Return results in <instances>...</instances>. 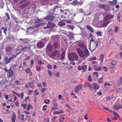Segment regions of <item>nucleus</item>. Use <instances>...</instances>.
Masks as SVG:
<instances>
[{"label": "nucleus", "instance_id": "8fccbe9b", "mask_svg": "<svg viewBox=\"0 0 122 122\" xmlns=\"http://www.w3.org/2000/svg\"><path fill=\"white\" fill-rule=\"evenodd\" d=\"M63 20L65 21L67 24H71V21L69 20H65V19H64Z\"/></svg>", "mask_w": 122, "mask_h": 122}, {"label": "nucleus", "instance_id": "cd10ccee", "mask_svg": "<svg viewBox=\"0 0 122 122\" xmlns=\"http://www.w3.org/2000/svg\"><path fill=\"white\" fill-rule=\"evenodd\" d=\"M4 60L5 62V64H7L8 63H10L9 62V58L7 56H6L5 58H4Z\"/></svg>", "mask_w": 122, "mask_h": 122}, {"label": "nucleus", "instance_id": "ea45409f", "mask_svg": "<svg viewBox=\"0 0 122 122\" xmlns=\"http://www.w3.org/2000/svg\"><path fill=\"white\" fill-rule=\"evenodd\" d=\"M105 5V4H99L98 6L99 8L103 9Z\"/></svg>", "mask_w": 122, "mask_h": 122}, {"label": "nucleus", "instance_id": "7c9ffc66", "mask_svg": "<svg viewBox=\"0 0 122 122\" xmlns=\"http://www.w3.org/2000/svg\"><path fill=\"white\" fill-rule=\"evenodd\" d=\"M15 82L16 83L15 84L17 85H21L22 84L20 82V81L18 80H15Z\"/></svg>", "mask_w": 122, "mask_h": 122}, {"label": "nucleus", "instance_id": "69168bd1", "mask_svg": "<svg viewBox=\"0 0 122 122\" xmlns=\"http://www.w3.org/2000/svg\"><path fill=\"white\" fill-rule=\"evenodd\" d=\"M118 30V28L117 26H116L115 27L114 29V31L115 32H117Z\"/></svg>", "mask_w": 122, "mask_h": 122}, {"label": "nucleus", "instance_id": "20e7f679", "mask_svg": "<svg viewBox=\"0 0 122 122\" xmlns=\"http://www.w3.org/2000/svg\"><path fill=\"white\" fill-rule=\"evenodd\" d=\"M57 37V41H56L55 42L54 44H53L54 48L55 49H56L57 48H60V41H59V38L58 36H56L55 38V39L56 38V37Z\"/></svg>", "mask_w": 122, "mask_h": 122}, {"label": "nucleus", "instance_id": "5fc2aeb1", "mask_svg": "<svg viewBox=\"0 0 122 122\" xmlns=\"http://www.w3.org/2000/svg\"><path fill=\"white\" fill-rule=\"evenodd\" d=\"M106 85H108L109 86H110V84L109 83H106L104 84V86H105V87L106 88H108L109 87H107L106 86Z\"/></svg>", "mask_w": 122, "mask_h": 122}, {"label": "nucleus", "instance_id": "72a5a7b5", "mask_svg": "<svg viewBox=\"0 0 122 122\" xmlns=\"http://www.w3.org/2000/svg\"><path fill=\"white\" fill-rule=\"evenodd\" d=\"M33 82H28L27 84L25 86V87L26 88L30 86L33 83Z\"/></svg>", "mask_w": 122, "mask_h": 122}, {"label": "nucleus", "instance_id": "4c0bfd02", "mask_svg": "<svg viewBox=\"0 0 122 122\" xmlns=\"http://www.w3.org/2000/svg\"><path fill=\"white\" fill-rule=\"evenodd\" d=\"M27 105V103L25 102L24 103V102H22V103L21 104V106L23 107L24 109L26 107Z\"/></svg>", "mask_w": 122, "mask_h": 122}, {"label": "nucleus", "instance_id": "aec40b11", "mask_svg": "<svg viewBox=\"0 0 122 122\" xmlns=\"http://www.w3.org/2000/svg\"><path fill=\"white\" fill-rule=\"evenodd\" d=\"M81 35L83 38L87 37L88 36V34L85 31H82L81 33Z\"/></svg>", "mask_w": 122, "mask_h": 122}, {"label": "nucleus", "instance_id": "c9c22d12", "mask_svg": "<svg viewBox=\"0 0 122 122\" xmlns=\"http://www.w3.org/2000/svg\"><path fill=\"white\" fill-rule=\"evenodd\" d=\"M104 109L105 110L107 111H108L110 113H112V110H110L109 108L107 107H104Z\"/></svg>", "mask_w": 122, "mask_h": 122}, {"label": "nucleus", "instance_id": "13d9d810", "mask_svg": "<svg viewBox=\"0 0 122 122\" xmlns=\"http://www.w3.org/2000/svg\"><path fill=\"white\" fill-rule=\"evenodd\" d=\"M48 72L49 73V76H52V73L51 71L50 70H48Z\"/></svg>", "mask_w": 122, "mask_h": 122}, {"label": "nucleus", "instance_id": "09e8293b", "mask_svg": "<svg viewBox=\"0 0 122 122\" xmlns=\"http://www.w3.org/2000/svg\"><path fill=\"white\" fill-rule=\"evenodd\" d=\"M121 15L119 14H118L117 15V19L118 21H120V18L121 17Z\"/></svg>", "mask_w": 122, "mask_h": 122}, {"label": "nucleus", "instance_id": "c85d7f7f", "mask_svg": "<svg viewBox=\"0 0 122 122\" xmlns=\"http://www.w3.org/2000/svg\"><path fill=\"white\" fill-rule=\"evenodd\" d=\"M16 119V115L14 114H13L12 117V122H15V120Z\"/></svg>", "mask_w": 122, "mask_h": 122}, {"label": "nucleus", "instance_id": "052dcab7", "mask_svg": "<svg viewBox=\"0 0 122 122\" xmlns=\"http://www.w3.org/2000/svg\"><path fill=\"white\" fill-rule=\"evenodd\" d=\"M88 81H92V77H91V76L90 75L88 76Z\"/></svg>", "mask_w": 122, "mask_h": 122}, {"label": "nucleus", "instance_id": "864d4df0", "mask_svg": "<svg viewBox=\"0 0 122 122\" xmlns=\"http://www.w3.org/2000/svg\"><path fill=\"white\" fill-rule=\"evenodd\" d=\"M68 25L69 27V28L71 30H73L74 28V27L71 25Z\"/></svg>", "mask_w": 122, "mask_h": 122}, {"label": "nucleus", "instance_id": "a878e982", "mask_svg": "<svg viewBox=\"0 0 122 122\" xmlns=\"http://www.w3.org/2000/svg\"><path fill=\"white\" fill-rule=\"evenodd\" d=\"M103 9L105 11H108L110 10V7L109 6L105 4Z\"/></svg>", "mask_w": 122, "mask_h": 122}, {"label": "nucleus", "instance_id": "dca6fc26", "mask_svg": "<svg viewBox=\"0 0 122 122\" xmlns=\"http://www.w3.org/2000/svg\"><path fill=\"white\" fill-rule=\"evenodd\" d=\"M78 1L77 0H74L73 2H71L70 4L75 6L78 4Z\"/></svg>", "mask_w": 122, "mask_h": 122}, {"label": "nucleus", "instance_id": "6e6d98bb", "mask_svg": "<svg viewBox=\"0 0 122 122\" xmlns=\"http://www.w3.org/2000/svg\"><path fill=\"white\" fill-rule=\"evenodd\" d=\"M93 74L94 75L93 76L96 77L97 78L98 77V73L97 72H94L93 73Z\"/></svg>", "mask_w": 122, "mask_h": 122}, {"label": "nucleus", "instance_id": "3c124183", "mask_svg": "<svg viewBox=\"0 0 122 122\" xmlns=\"http://www.w3.org/2000/svg\"><path fill=\"white\" fill-rule=\"evenodd\" d=\"M47 67L48 69H49V70L51 69L52 68V67L49 64H48L47 65Z\"/></svg>", "mask_w": 122, "mask_h": 122}, {"label": "nucleus", "instance_id": "b1692460", "mask_svg": "<svg viewBox=\"0 0 122 122\" xmlns=\"http://www.w3.org/2000/svg\"><path fill=\"white\" fill-rule=\"evenodd\" d=\"M117 0H113L112 1H110V4L112 5H116L117 4Z\"/></svg>", "mask_w": 122, "mask_h": 122}, {"label": "nucleus", "instance_id": "774afa93", "mask_svg": "<svg viewBox=\"0 0 122 122\" xmlns=\"http://www.w3.org/2000/svg\"><path fill=\"white\" fill-rule=\"evenodd\" d=\"M41 93H44L46 90V88H42L41 89Z\"/></svg>", "mask_w": 122, "mask_h": 122}, {"label": "nucleus", "instance_id": "412c9836", "mask_svg": "<svg viewBox=\"0 0 122 122\" xmlns=\"http://www.w3.org/2000/svg\"><path fill=\"white\" fill-rule=\"evenodd\" d=\"M94 69L96 71H99L101 70L102 67H97L96 66H93Z\"/></svg>", "mask_w": 122, "mask_h": 122}, {"label": "nucleus", "instance_id": "5701e85b", "mask_svg": "<svg viewBox=\"0 0 122 122\" xmlns=\"http://www.w3.org/2000/svg\"><path fill=\"white\" fill-rule=\"evenodd\" d=\"M86 27L92 33L94 32L93 29L90 26L87 25L86 26Z\"/></svg>", "mask_w": 122, "mask_h": 122}, {"label": "nucleus", "instance_id": "e2e57ef3", "mask_svg": "<svg viewBox=\"0 0 122 122\" xmlns=\"http://www.w3.org/2000/svg\"><path fill=\"white\" fill-rule=\"evenodd\" d=\"M88 86L91 90H93V87L91 84H89Z\"/></svg>", "mask_w": 122, "mask_h": 122}, {"label": "nucleus", "instance_id": "37998d69", "mask_svg": "<svg viewBox=\"0 0 122 122\" xmlns=\"http://www.w3.org/2000/svg\"><path fill=\"white\" fill-rule=\"evenodd\" d=\"M37 85L38 86V87L42 88V84L40 82H38L37 83Z\"/></svg>", "mask_w": 122, "mask_h": 122}, {"label": "nucleus", "instance_id": "79ce46f5", "mask_svg": "<svg viewBox=\"0 0 122 122\" xmlns=\"http://www.w3.org/2000/svg\"><path fill=\"white\" fill-rule=\"evenodd\" d=\"M20 53L21 52H20L17 54L16 55H13L11 57L13 59L15 58H16L17 55L20 54Z\"/></svg>", "mask_w": 122, "mask_h": 122}, {"label": "nucleus", "instance_id": "423d86ee", "mask_svg": "<svg viewBox=\"0 0 122 122\" xmlns=\"http://www.w3.org/2000/svg\"><path fill=\"white\" fill-rule=\"evenodd\" d=\"M60 56V53L58 51L55 50L52 52L50 55V57L52 58H54L55 56L58 57Z\"/></svg>", "mask_w": 122, "mask_h": 122}, {"label": "nucleus", "instance_id": "680f3d73", "mask_svg": "<svg viewBox=\"0 0 122 122\" xmlns=\"http://www.w3.org/2000/svg\"><path fill=\"white\" fill-rule=\"evenodd\" d=\"M96 60V58L95 57H92L90 58L89 59L90 61H91L92 60Z\"/></svg>", "mask_w": 122, "mask_h": 122}, {"label": "nucleus", "instance_id": "393cba45", "mask_svg": "<svg viewBox=\"0 0 122 122\" xmlns=\"http://www.w3.org/2000/svg\"><path fill=\"white\" fill-rule=\"evenodd\" d=\"M58 25L59 26H63L66 25V23L63 21H60L58 22Z\"/></svg>", "mask_w": 122, "mask_h": 122}, {"label": "nucleus", "instance_id": "e433bc0d", "mask_svg": "<svg viewBox=\"0 0 122 122\" xmlns=\"http://www.w3.org/2000/svg\"><path fill=\"white\" fill-rule=\"evenodd\" d=\"M55 100L53 99L52 100V102H53V105L54 107H56L57 106V103L55 102Z\"/></svg>", "mask_w": 122, "mask_h": 122}, {"label": "nucleus", "instance_id": "338daca9", "mask_svg": "<svg viewBox=\"0 0 122 122\" xmlns=\"http://www.w3.org/2000/svg\"><path fill=\"white\" fill-rule=\"evenodd\" d=\"M47 107V106L46 105H45L44 106H43V110L44 111L46 110Z\"/></svg>", "mask_w": 122, "mask_h": 122}, {"label": "nucleus", "instance_id": "bb28decb", "mask_svg": "<svg viewBox=\"0 0 122 122\" xmlns=\"http://www.w3.org/2000/svg\"><path fill=\"white\" fill-rule=\"evenodd\" d=\"M46 24V23H40L39 24H38L36 25L35 26V27H36L38 28L40 26L42 25H43V26H45Z\"/></svg>", "mask_w": 122, "mask_h": 122}, {"label": "nucleus", "instance_id": "f3484780", "mask_svg": "<svg viewBox=\"0 0 122 122\" xmlns=\"http://www.w3.org/2000/svg\"><path fill=\"white\" fill-rule=\"evenodd\" d=\"M33 108L32 105L29 103L28 104L26 108V109L27 111H29L30 109H32Z\"/></svg>", "mask_w": 122, "mask_h": 122}, {"label": "nucleus", "instance_id": "1a4fd4ad", "mask_svg": "<svg viewBox=\"0 0 122 122\" xmlns=\"http://www.w3.org/2000/svg\"><path fill=\"white\" fill-rule=\"evenodd\" d=\"M53 50L52 45L50 44H48L47 45L46 50V52L47 54L49 52H51Z\"/></svg>", "mask_w": 122, "mask_h": 122}, {"label": "nucleus", "instance_id": "7ed1b4c3", "mask_svg": "<svg viewBox=\"0 0 122 122\" xmlns=\"http://www.w3.org/2000/svg\"><path fill=\"white\" fill-rule=\"evenodd\" d=\"M113 17L112 15L109 14H107L106 15L104 19L103 23L102 25L103 27H106L107 25L109 23V21L108 20L112 18Z\"/></svg>", "mask_w": 122, "mask_h": 122}, {"label": "nucleus", "instance_id": "49530a36", "mask_svg": "<svg viewBox=\"0 0 122 122\" xmlns=\"http://www.w3.org/2000/svg\"><path fill=\"white\" fill-rule=\"evenodd\" d=\"M8 39L10 40H14V38L12 36H10L8 37Z\"/></svg>", "mask_w": 122, "mask_h": 122}, {"label": "nucleus", "instance_id": "a19ab883", "mask_svg": "<svg viewBox=\"0 0 122 122\" xmlns=\"http://www.w3.org/2000/svg\"><path fill=\"white\" fill-rule=\"evenodd\" d=\"M41 19H36L35 20V23H38L42 22Z\"/></svg>", "mask_w": 122, "mask_h": 122}, {"label": "nucleus", "instance_id": "58836bf2", "mask_svg": "<svg viewBox=\"0 0 122 122\" xmlns=\"http://www.w3.org/2000/svg\"><path fill=\"white\" fill-rule=\"evenodd\" d=\"M30 97H29L28 96L25 98V102L27 103L28 102H30Z\"/></svg>", "mask_w": 122, "mask_h": 122}, {"label": "nucleus", "instance_id": "f03ea898", "mask_svg": "<svg viewBox=\"0 0 122 122\" xmlns=\"http://www.w3.org/2000/svg\"><path fill=\"white\" fill-rule=\"evenodd\" d=\"M98 43L95 41L93 39L90 41V47L89 49L92 52L97 47Z\"/></svg>", "mask_w": 122, "mask_h": 122}, {"label": "nucleus", "instance_id": "de8ad7c7", "mask_svg": "<svg viewBox=\"0 0 122 122\" xmlns=\"http://www.w3.org/2000/svg\"><path fill=\"white\" fill-rule=\"evenodd\" d=\"M25 116V115L24 114H22L21 116V119L22 121H24L25 120V119L24 118V117Z\"/></svg>", "mask_w": 122, "mask_h": 122}, {"label": "nucleus", "instance_id": "c756f323", "mask_svg": "<svg viewBox=\"0 0 122 122\" xmlns=\"http://www.w3.org/2000/svg\"><path fill=\"white\" fill-rule=\"evenodd\" d=\"M20 40H21L25 44L28 42V41L27 39H22L20 38Z\"/></svg>", "mask_w": 122, "mask_h": 122}, {"label": "nucleus", "instance_id": "6ab92c4d", "mask_svg": "<svg viewBox=\"0 0 122 122\" xmlns=\"http://www.w3.org/2000/svg\"><path fill=\"white\" fill-rule=\"evenodd\" d=\"M8 75L9 78L12 76L13 75V72L11 69V68L8 71Z\"/></svg>", "mask_w": 122, "mask_h": 122}, {"label": "nucleus", "instance_id": "39448f33", "mask_svg": "<svg viewBox=\"0 0 122 122\" xmlns=\"http://www.w3.org/2000/svg\"><path fill=\"white\" fill-rule=\"evenodd\" d=\"M112 107L113 109L114 110L118 111L119 109L122 108V105L120 103L118 102H116L112 106Z\"/></svg>", "mask_w": 122, "mask_h": 122}, {"label": "nucleus", "instance_id": "f704fd0d", "mask_svg": "<svg viewBox=\"0 0 122 122\" xmlns=\"http://www.w3.org/2000/svg\"><path fill=\"white\" fill-rule=\"evenodd\" d=\"M81 69L83 70V72H84L87 68V67L86 65L84 66H81Z\"/></svg>", "mask_w": 122, "mask_h": 122}, {"label": "nucleus", "instance_id": "6e6552de", "mask_svg": "<svg viewBox=\"0 0 122 122\" xmlns=\"http://www.w3.org/2000/svg\"><path fill=\"white\" fill-rule=\"evenodd\" d=\"M55 26V24L52 22H49L46 26H44L43 28L44 29L47 28H52L54 27Z\"/></svg>", "mask_w": 122, "mask_h": 122}, {"label": "nucleus", "instance_id": "ddd939ff", "mask_svg": "<svg viewBox=\"0 0 122 122\" xmlns=\"http://www.w3.org/2000/svg\"><path fill=\"white\" fill-rule=\"evenodd\" d=\"M50 0H40V3L42 5H47L48 4Z\"/></svg>", "mask_w": 122, "mask_h": 122}, {"label": "nucleus", "instance_id": "4be33fe9", "mask_svg": "<svg viewBox=\"0 0 122 122\" xmlns=\"http://www.w3.org/2000/svg\"><path fill=\"white\" fill-rule=\"evenodd\" d=\"M69 33V36L68 37L69 38L71 39V38L73 39L74 38V34L72 32H68Z\"/></svg>", "mask_w": 122, "mask_h": 122}, {"label": "nucleus", "instance_id": "0eeeda50", "mask_svg": "<svg viewBox=\"0 0 122 122\" xmlns=\"http://www.w3.org/2000/svg\"><path fill=\"white\" fill-rule=\"evenodd\" d=\"M69 60L71 61H74L77 60L78 59V56L77 55L74 53H72L70 56H69Z\"/></svg>", "mask_w": 122, "mask_h": 122}, {"label": "nucleus", "instance_id": "a211bd4d", "mask_svg": "<svg viewBox=\"0 0 122 122\" xmlns=\"http://www.w3.org/2000/svg\"><path fill=\"white\" fill-rule=\"evenodd\" d=\"M93 85L94 89L95 90L98 89L99 88V86L98 84L96 83H93Z\"/></svg>", "mask_w": 122, "mask_h": 122}, {"label": "nucleus", "instance_id": "a18cd8bd", "mask_svg": "<svg viewBox=\"0 0 122 122\" xmlns=\"http://www.w3.org/2000/svg\"><path fill=\"white\" fill-rule=\"evenodd\" d=\"M44 102L46 104H48L50 102V101L48 99H45L44 100Z\"/></svg>", "mask_w": 122, "mask_h": 122}, {"label": "nucleus", "instance_id": "0e129e2a", "mask_svg": "<svg viewBox=\"0 0 122 122\" xmlns=\"http://www.w3.org/2000/svg\"><path fill=\"white\" fill-rule=\"evenodd\" d=\"M102 77L99 78L98 81V83H100L102 82Z\"/></svg>", "mask_w": 122, "mask_h": 122}, {"label": "nucleus", "instance_id": "2eb2a0df", "mask_svg": "<svg viewBox=\"0 0 122 122\" xmlns=\"http://www.w3.org/2000/svg\"><path fill=\"white\" fill-rule=\"evenodd\" d=\"M44 46V44H43L42 42H38L37 45V47L39 48H42Z\"/></svg>", "mask_w": 122, "mask_h": 122}, {"label": "nucleus", "instance_id": "4d7b16f0", "mask_svg": "<svg viewBox=\"0 0 122 122\" xmlns=\"http://www.w3.org/2000/svg\"><path fill=\"white\" fill-rule=\"evenodd\" d=\"M60 75L59 73V72H57L55 75L54 76H55L58 77H59Z\"/></svg>", "mask_w": 122, "mask_h": 122}, {"label": "nucleus", "instance_id": "f8f14e48", "mask_svg": "<svg viewBox=\"0 0 122 122\" xmlns=\"http://www.w3.org/2000/svg\"><path fill=\"white\" fill-rule=\"evenodd\" d=\"M82 89V85H80L75 86L74 88V90L76 91V92L77 93H78L79 91L81 90Z\"/></svg>", "mask_w": 122, "mask_h": 122}, {"label": "nucleus", "instance_id": "9d476101", "mask_svg": "<svg viewBox=\"0 0 122 122\" xmlns=\"http://www.w3.org/2000/svg\"><path fill=\"white\" fill-rule=\"evenodd\" d=\"M55 17L54 16L52 15H49L45 18L44 19L49 21V22H51V21H53Z\"/></svg>", "mask_w": 122, "mask_h": 122}, {"label": "nucleus", "instance_id": "c03bdc74", "mask_svg": "<svg viewBox=\"0 0 122 122\" xmlns=\"http://www.w3.org/2000/svg\"><path fill=\"white\" fill-rule=\"evenodd\" d=\"M36 47L34 45H31L30 46H29V49L30 50H32L33 49L35 48V47Z\"/></svg>", "mask_w": 122, "mask_h": 122}, {"label": "nucleus", "instance_id": "bf43d9fd", "mask_svg": "<svg viewBox=\"0 0 122 122\" xmlns=\"http://www.w3.org/2000/svg\"><path fill=\"white\" fill-rule=\"evenodd\" d=\"M71 96L73 98H76L77 97L76 96H75L74 94L73 93H72L71 94Z\"/></svg>", "mask_w": 122, "mask_h": 122}, {"label": "nucleus", "instance_id": "f257e3e1", "mask_svg": "<svg viewBox=\"0 0 122 122\" xmlns=\"http://www.w3.org/2000/svg\"><path fill=\"white\" fill-rule=\"evenodd\" d=\"M78 46L80 48L83 49V51L79 48H77L76 49L80 57L86 58L89 56L90 54L89 51L84 43H80Z\"/></svg>", "mask_w": 122, "mask_h": 122}, {"label": "nucleus", "instance_id": "603ef678", "mask_svg": "<svg viewBox=\"0 0 122 122\" xmlns=\"http://www.w3.org/2000/svg\"><path fill=\"white\" fill-rule=\"evenodd\" d=\"M3 30V32L5 33V34H6V30H7L6 29V28L5 27V28H4V27H3L1 29V30Z\"/></svg>", "mask_w": 122, "mask_h": 122}, {"label": "nucleus", "instance_id": "4468645a", "mask_svg": "<svg viewBox=\"0 0 122 122\" xmlns=\"http://www.w3.org/2000/svg\"><path fill=\"white\" fill-rule=\"evenodd\" d=\"M5 50L6 53L9 54V53H12L13 50L12 48L10 46L7 47L5 49Z\"/></svg>", "mask_w": 122, "mask_h": 122}, {"label": "nucleus", "instance_id": "9b49d317", "mask_svg": "<svg viewBox=\"0 0 122 122\" xmlns=\"http://www.w3.org/2000/svg\"><path fill=\"white\" fill-rule=\"evenodd\" d=\"M30 4L29 1H27L21 5H20L19 6L20 8L23 9L29 5Z\"/></svg>", "mask_w": 122, "mask_h": 122}, {"label": "nucleus", "instance_id": "473e14b6", "mask_svg": "<svg viewBox=\"0 0 122 122\" xmlns=\"http://www.w3.org/2000/svg\"><path fill=\"white\" fill-rule=\"evenodd\" d=\"M36 71H40L42 69L41 67L38 65L36 66Z\"/></svg>", "mask_w": 122, "mask_h": 122}, {"label": "nucleus", "instance_id": "2f4dec72", "mask_svg": "<svg viewBox=\"0 0 122 122\" xmlns=\"http://www.w3.org/2000/svg\"><path fill=\"white\" fill-rule=\"evenodd\" d=\"M100 61L101 62H102L103 61L104 55L103 54H101L100 55Z\"/></svg>", "mask_w": 122, "mask_h": 122}]
</instances>
